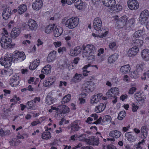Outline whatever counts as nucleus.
Listing matches in <instances>:
<instances>
[{"mask_svg":"<svg viewBox=\"0 0 149 149\" xmlns=\"http://www.w3.org/2000/svg\"><path fill=\"white\" fill-rule=\"evenodd\" d=\"M9 56L8 54H6L4 57H1L0 59V63L5 68L9 67L11 65L12 61L15 63V60L22 61L26 58V56L24 52H19L18 51H15L11 57Z\"/></svg>","mask_w":149,"mask_h":149,"instance_id":"f257e3e1","label":"nucleus"},{"mask_svg":"<svg viewBox=\"0 0 149 149\" xmlns=\"http://www.w3.org/2000/svg\"><path fill=\"white\" fill-rule=\"evenodd\" d=\"M144 32L143 30H140L136 32L132 36L131 41L132 43L137 47H141L143 42L142 40L140 39L139 38L144 34Z\"/></svg>","mask_w":149,"mask_h":149,"instance_id":"f03ea898","label":"nucleus"},{"mask_svg":"<svg viewBox=\"0 0 149 149\" xmlns=\"http://www.w3.org/2000/svg\"><path fill=\"white\" fill-rule=\"evenodd\" d=\"M102 23L101 19L99 17H96L94 20L93 24L94 29L98 31V32L100 33H101L100 37L103 38L107 35L108 32L107 31H106L104 32L103 31L101 32L102 31V30H101Z\"/></svg>","mask_w":149,"mask_h":149,"instance_id":"7ed1b4c3","label":"nucleus"},{"mask_svg":"<svg viewBox=\"0 0 149 149\" xmlns=\"http://www.w3.org/2000/svg\"><path fill=\"white\" fill-rule=\"evenodd\" d=\"M11 40L8 36H3L1 39L0 43L1 46L4 49L10 48L14 47L15 44L11 42Z\"/></svg>","mask_w":149,"mask_h":149,"instance_id":"20e7f679","label":"nucleus"},{"mask_svg":"<svg viewBox=\"0 0 149 149\" xmlns=\"http://www.w3.org/2000/svg\"><path fill=\"white\" fill-rule=\"evenodd\" d=\"M79 23V19L77 17H72L66 20V26L69 29H72L76 27Z\"/></svg>","mask_w":149,"mask_h":149,"instance_id":"39448f33","label":"nucleus"},{"mask_svg":"<svg viewBox=\"0 0 149 149\" xmlns=\"http://www.w3.org/2000/svg\"><path fill=\"white\" fill-rule=\"evenodd\" d=\"M83 56H88L91 53H94L95 51V48L93 45H88L86 46L83 45L82 46Z\"/></svg>","mask_w":149,"mask_h":149,"instance_id":"423d86ee","label":"nucleus"},{"mask_svg":"<svg viewBox=\"0 0 149 149\" xmlns=\"http://www.w3.org/2000/svg\"><path fill=\"white\" fill-rule=\"evenodd\" d=\"M127 20V18L126 16L121 17L117 19L115 26L120 28H123L126 24Z\"/></svg>","mask_w":149,"mask_h":149,"instance_id":"0eeeda50","label":"nucleus"},{"mask_svg":"<svg viewBox=\"0 0 149 149\" xmlns=\"http://www.w3.org/2000/svg\"><path fill=\"white\" fill-rule=\"evenodd\" d=\"M149 17V11L145 10L141 12L139 17V21L141 24H143L148 19Z\"/></svg>","mask_w":149,"mask_h":149,"instance_id":"6e6552de","label":"nucleus"},{"mask_svg":"<svg viewBox=\"0 0 149 149\" xmlns=\"http://www.w3.org/2000/svg\"><path fill=\"white\" fill-rule=\"evenodd\" d=\"M85 141L89 145L97 146L99 143V139L98 138H95L93 136L89 137L85 139Z\"/></svg>","mask_w":149,"mask_h":149,"instance_id":"1a4fd4ad","label":"nucleus"},{"mask_svg":"<svg viewBox=\"0 0 149 149\" xmlns=\"http://www.w3.org/2000/svg\"><path fill=\"white\" fill-rule=\"evenodd\" d=\"M128 6L131 10H136L139 7V3L136 0H128Z\"/></svg>","mask_w":149,"mask_h":149,"instance_id":"9d476101","label":"nucleus"},{"mask_svg":"<svg viewBox=\"0 0 149 149\" xmlns=\"http://www.w3.org/2000/svg\"><path fill=\"white\" fill-rule=\"evenodd\" d=\"M20 81V79L19 76L15 75L10 79V84L11 86L15 87L19 84Z\"/></svg>","mask_w":149,"mask_h":149,"instance_id":"9b49d317","label":"nucleus"},{"mask_svg":"<svg viewBox=\"0 0 149 149\" xmlns=\"http://www.w3.org/2000/svg\"><path fill=\"white\" fill-rule=\"evenodd\" d=\"M27 24L29 27V31L35 30L38 27L36 22L32 19H30L29 20Z\"/></svg>","mask_w":149,"mask_h":149,"instance_id":"f8f14e48","label":"nucleus"},{"mask_svg":"<svg viewBox=\"0 0 149 149\" xmlns=\"http://www.w3.org/2000/svg\"><path fill=\"white\" fill-rule=\"evenodd\" d=\"M139 49L136 46H134L130 49L128 51L127 54L129 56L134 57L138 53Z\"/></svg>","mask_w":149,"mask_h":149,"instance_id":"ddd939ff","label":"nucleus"},{"mask_svg":"<svg viewBox=\"0 0 149 149\" xmlns=\"http://www.w3.org/2000/svg\"><path fill=\"white\" fill-rule=\"evenodd\" d=\"M74 5L79 10H83L85 7V4L81 0H76L74 1Z\"/></svg>","mask_w":149,"mask_h":149,"instance_id":"4468645a","label":"nucleus"},{"mask_svg":"<svg viewBox=\"0 0 149 149\" xmlns=\"http://www.w3.org/2000/svg\"><path fill=\"white\" fill-rule=\"evenodd\" d=\"M21 31V29L20 28H13L11 32V37L13 39L15 38L19 35Z\"/></svg>","mask_w":149,"mask_h":149,"instance_id":"2eb2a0df","label":"nucleus"},{"mask_svg":"<svg viewBox=\"0 0 149 149\" xmlns=\"http://www.w3.org/2000/svg\"><path fill=\"white\" fill-rule=\"evenodd\" d=\"M134 97L138 101L141 102L142 103H143L144 100L146 99V96L143 93L140 92L137 93L134 95Z\"/></svg>","mask_w":149,"mask_h":149,"instance_id":"dca6fc26","label":"nucleus"},{"mask_svg":"<svg viewBox=\"0 0 149 149\" xmlns=\"http://www.w3.org/2000/svg\"><path fill=\"white\" fill-rule=\"evenodd\" d=\"M43 3L42 0H36L32 4L33 8L36 10H40L42 6Z\"/></svg>","mask_w":149,"mask_h":149,"instance_id":"f3484780","label":"nucleus"},{"mask_svg":"<svg viewBox=\"0 0 149 149\" xmlns=\"http://www.w3.org/2000/svg\"><path fill=\"white\" fill-rule=\"evenodd\" d=\"M11 10L9 8H6L3 10L2 13L3 18L5 20L7 19L12 14Z\"/></svg>","mask_w":149,"mask_h":149,"instance_id":"a211bd4d","label":"nucleus"},{"mask_svg":"<svg viewBox=\"0 0 149 149\" xmlns=\"http://www.w3.org/2000/svg\"><path fill=\"white\" fill-rule=\"evenodd\" d=\"M81 47L80 46H77L73 49L70 50V55L72 56H76L79 54L81 52Z\"/></svg>","mask_w":149,"mask_h":149,"instance_id":"6ab92c4d","label":"nucleus"},{"mask_svg":"<svg viewBox=\"0 0 149 149\" xmlns=\"http://www.w3.org/2000/svg\"><path fill=\"white\" fill-rule=\"evenodd\" d=\"M56 52L54 50L52 51L49 53L47 58L48 62H52L55 60L56 57Z\"/></svg>","mask_w":149,"mask_h":149,"instance_id":"aec40b11","label":"nucleus"},{"mask_svg":"<svg viewBox=\"0 0 149 149\" xmlns=\"http://www.w3.org/2000/svg\"><path fill=\"white\" fill-rule=\"evenodd\" d=\"M102 1L104 5L110 7L111 9L116 4L115 0H102Z\"/></svg>","mask_w":149,"mask_h":149,"instance_id":"412c9836","label":"nucleus"},{"mask_svg":"<svg viewBox=\"0 0 149 149\" xmlns=\"http://www.w3.org/2000/svg\"><path fill=\"white\" fill-rule=\"evenodd\" d=\"M141 56L143 59L145 61L149 60V50L145 49L142 51Z\"/></svg>","mask_w":149,"mask_h":149,"instance_id":"4be33fe9","label":"nucleus"},{"mask_svg":"<svg viewBox=\"0 0 149 149\" xmlns=\"http://www.w3.org/2000/svg\"><path fill=\"white\" fill-rule=\"evenodd\" d=\"M118 55L117 53L110 56L108 58V62L109 63H113L118 59Z\"/></svg>","mask_w":149,"mask_h":149,"instance_id":"5701e85b","label":"nucleus"},{"mask_svg":"<svg viewBox=\"0 0 149 149\" xmlns=\"http://www.w3.org/2000/svg\"><path fill=\"white\" fill-rule=\"evenodd\" d=\"M109 135L111 137L118 138L120 137L121 133L117 130H112L110 132Z\"/></svg>","mask_w":149,"mask_h":149,"instance_id":"b1692460","label":"nucleus"},{"mask_svg":"<svg viewBox=\"0 0 149 149\" xmlns=\"http://www.w3.org/2000/svg\"><path fill=\"white\" fill-rule=\"evenodd\" d=\"M131 132H126L125 134V137L128 141L134 142L136 140V137L133 135V134H131Z\"/></svg>","mask_w":149,"mask_h":149,"instance_id":"393cba45","label":"nucleus"},{"mask_svg":"<svg viewBox=\"0 0 149 149\" xmlns=\"http://www.w3.org/2000/svg\"><path fill=\"white\" fill-rule=\"evenodd\" d=\"M106 105L102 103H100L95 109V111L96 113H100L105 109Z\"/></svg>","mask_w":149,"mask_h":149,"instance_id":"a878e982","label":"nucleus"},{"mask_svg":"<svg viewBox=\"0 0 149 149\" xmlns=\"http://www.w3.org/2000/svg\"><path fill=\"white\" fill-rule=\"evenodd\" d=\"M52 67L49 65H47L42 69L41 72L42 73L46 74H48L51 72Z\"/></svg>","mask_w":149,"mask_h":149,"instance_id":"bb28decb","label":"nucleus"},{"mask_svg":"<svg viewBox=\"0 0 149 149\" xmlns=\"http://www.w3.org/2000/svg\"><path fill=\"white\" fill-rule=\"evenodd\" d=\"M55 29L54 31V35L55 37H58L61 35L63 33L62 29L61 28H56L55 26Z\"/></svg>","mask_w":149,"mask_h":149,"instance_id":"cd10ccee","label":"nucleus"},{"mask_svg":"<svg viewBox=\"0 0 149 149\" xmlns=\"http://www.w3.org/2000/svg\"><path fill=\"white\" fill-rule=\"evenodd\" d=\"M82 78V75L81 74H78L76 73L74 77L71 80L72 83H76L80 81Z\"/></svg>","mask_w":149,"mask_h":149,"instance_id":"c85d7f7f","label":"nucleus"},{"mask_svg":"<svg viewBox=\"0 0 149 149\" xmlns=\"http://www.w3.org/2000/svg\"><path fill=\"white\" fill-rule=\"evenodd\" d=\"M27 9V7L26 5L22 4L18 7L17 11L20 14H22Z\"/></svg>","mask_w":149,"mask_h":149,"instance_id":"c756f323","label":"nucleus"},{"mask_svg":"<svg viewBox=\"0 0 149 149\" xmlns=\"http://www.w3.org/2000/svg\"><path fill=\"white\" fill-rule=\"evenodd\" d=\"M55 27V24H54L48 25L45 28V31L46 33H50L53 31Z\"/></svg>","mask_w":149,"mask_h":149,"instance_id":"7c9ffc66","label":"nucleus"},{"mask_svg":"<svg viewBox=\"0 0 149 149\" xmlns=\"http://www.w3.org/2000/svg\"><path fill=\"white\" fill-rule=\"evenodd\" d=\"M60 107V110L61 111V114L68 113L70 111V109L67 106L64 105H62L59 106Z\"/></svg>","mask_w":149,"mask_h":149,"instance_id":"2f4dec72","label":"nucleus"},{"mask_svg":"<svg viewBox=\"0 0 149 149\" xmlns=\"http://www.w3.org/2000/svg\"><path fill=\"white\" fill-rule=\"evenodd\" d=\"M77 123V121H74L72 124L71 126V129L73 131H78L80 127L79 126Z\"/></svg>","mask_w":149,"mask_h":149,"instance_id":"473e14b6","label":"nucleus"},{"mask_svg":"<svg viewBox=\"0 0 149 149\" xmlns=\"http://www.w3.org/2000/svg\"><path fill=\"white\" fill-rule=\"evenodd\" d=\"M129 68L130 66L129 64L125 65L121 67L120 71L123 73L126 74L129 71Z\"/></svg>","mask_w":149,"mask_h":149,"instance_id":"72a5a7b5","label":"nucleus"},{"mask_svg":"<svg viewBox=\"0 0 149 149\" xmlns=\"http://www.w3.org/2000/svg\"><path fill=\"white\" fill-rule=\"evenodd\" d=\"M33 101L32 100L27 102V108L32 109H35V104Z\"/></svg>","mask_w":149,"mask_h":149,"instance_id":"f704fd0d","label":"nucleus"},{"mask_svg":"<svg viewBox=\"0 0 149 149\" xmlns=\"http://www.w3.org/2000/svg\"><path fill=\"white\" fill-rule=\"evenodd\" d=\"M143 65L144 64L142 63L140 64L137 65L136 66V69L135 70L140 75L141 74L143 71Z\"/></svg>","mask_w":149,"mask_h":149,"instance_id":"c9c22d12","label":"nucleus"},{"mask_svg":"<svg viewBox=\"0 0 149 149\" xmlns=\"http://www.w3.org/2000/svg\"><path fill=\"white\" fill-rule=\"evenodd\" d=\"M71 98L70 94H68L66 95L63 98L62 100V103L64 104L68 102Z\"/></svg>","mask_w":149,"mask_h":149,"instance_id":"e433bc0d","label":"nucleus"},{"mask_svg":"<svg viewBox=\"0 0 149 149\" xmlns=\"http://www.w3.org/2000/svg\"><path fill=\"white\" fill-rule=\"evenodd\" d=\"M54 99L51 96L47 95L46 97V102L47 104H51L53 103Z\"/></svg>","mask_w":149,"mask_h":149,"instance_id":"4c0bfd02","label":"nucleus"},{"mask_svg":"<svg viewBox=\"0 0 149 149\" xmlns=\"http://www.w3.org/2000/svg\"><path fill=\"white\" fill-rule=\"evenodd\" d=\"M51 137L50 133L49 132H44L42 134V138L43 139H47Z\"/></svg>","mask_w":149,"mask_h":149,"instance_id":"58836bf2","label":"nucleus"},{"mask_svg":"<svg viewBox=\"0 0 149 149\" xmlns=\"http://www.w3.org/2000/svg\"><path fill=\"white\" fill-rule=\"evenodd\" d=\"M126 115V113L125 111H120L118 114V119L120 120L123 119Z\"/></svg>","mask_w":149,"mask_h":149,"instance_id":"ea45409f","label":"nucleus"},{"mask_svg":"<svg viewBox=\"0 0 149 149\" xmlns=\"http://www.w3.org/2000/svg\"><path fill=\"white\" fill-rule=\"evenodd\" d=\"M140 75L135 70L131 72L130 76L132 78L136 79L139 77Z\"/></svg>","mask_w":149,"mask_h":149,"instance_id":"a19ab883","label":"nucleus"},{"mask_svg":"<svg viewBox=\"0 0 149 149\" xmlns=\"http://www.w3.org/2000/svg\"><path fill=\"white\" fill-rule=\"evenodd\" d=\"M39 65L38 63H36V62L33 61L31 64L29 66V69L31 70H33L36 69Z\"/></svg>","mask_w":149,"mask_h":149,"instance_id":"79ce46f5","label":"nucleus"},{"mask_svg":"<svg viewBox=\"0 0 149 149\" xmlns=\"http://www.w3.org/2000/svg\"><path fill=\"white\" fill-rule=\"evenodd\" d=\"M90 64H88L85 65L82 68L83 69H85L83 71V74L84 76H87V73H89L90 72V71H88L87 70H86L90 66Z\"/></svg>","mask_w":149,"mask_h":149,"instance_id":"37998d69","label":"nucleus"},{"mask_svg":"<svg viewBox=\"0 0 149 149\" xmlns=\"http://www.w3.org/2000/svg\"><path fill=\"white\" fill-rule=\"evenodd\" d=\"M110 90L111 92V93L114 95H118L119 93L118 89L116 87L111 88Z\"/></svg>","mask_w":149,"mask_h":149,"instance_id":"c03bdc74","label":"nucleus"},{"mask_svg":"<svg viewBox=\"0 0 149 149\" xmlns=\"http://www.w3.org/2000/svg\"><path fill=\"white\" fill-rule=\"evenodd\" d=\"M122 6L120 4L118 5L115 4L112 8L113 10L116 11V12H118L122 9Z\"/></svg>","mask_w":149,"mask_h":149,"instance_id":"a18cd8bd","label":"nucleus"},{"mask_svg":"<svg viewBox=\"0 0 149 149\" xmlns=\"http://www.w3.org/2000/svg\"><path fill=\"white\" fill-rule=\"evenodd\" d=\"M91 103H97L99 101V99L97 98L96 95H94L91 97Z\"/></svg>","mask_w":149,"mask_h":149,"instance_id":"49530a36","label":"nucleus"},{"mask_svg":"<svg viewBox=\"0 0 149 149\" xmlns=\"http://www.w3.org/2000/svg\"><path fill=\"white\" fill-rule=\"evenodd\" d=\"M111 117L109 115H106L103 117L102 120V122H105L106 121H111Z\"/></svg>","mask_w":149,"mask_h":149,"instance_id":"de8ad7c7","label":"nucleus"},{"mask_svg":"<svg viewBox=\"0 0 149 149\" xmlns=\"http://www.w3.org/2000/svg\"><path fill=\"white\" fill-rule=\"evenodd\" d=\"M109 47L113 50H115L116 48V44L115 42H113L109 44Z\"/></svg>","mask_w":149,"mask_h":149,"instance_id":"09e8293b","label":"nucleus"},{"mask_svg":"<svg viewBox=\"0 0 149 149\" xmlns=\"http://www.w3.org/2000/svg\"><path fill=\"white\" fill-rule=\"evenodd\" d=\"M132 110L134 112H136L137 111V110L139 108V107L135 104L134 103H133L132 104Z\"/></svg>","mask_w":149,"mask_h":149,"instance_id":"8fccbe9b","label":"nucleus"},{"mask_svg":"<svg viewBox=\"0 0 149 149\" xmlns=\"http://www.w3.org/2000/svg\"><path fill=\"white\" fill-rule=\"evenodd\" d=\"M66 49L65 47H60L58 49V52L59 53H61L63 54V52L66 51Z\"/></svg>","mask_w":149,"mask_h":149,"instance_id":"3c124183","label":"nucleus"},{"mask_svg":"<svg viewBox=\"0 0 149 149\" xmlns=\"http://www.w3.org/2000/svg\"><path fill=\"white\" fill-rule=\"evenodd\" d=\"M141 131L142 133L141 138L143 139L146 138L147 136V130L146 131L141 130Z\"/></svg>","mask_w":149,"mask_h":149,"instance_id":"603ef678","label":"nucleus"},{"mask_svg":"<svg viewBox=\"0 0 149 149\" xmlns=\"http://www.w3.org/2000/svg\"><path fill=\"white\" fill-rule=\"evenodd\" d=\"M43 84V85L45 87L49 86L51 85L48 79L45 80Z\"/></svg>","mask_w":149,"mask_h":149,"instance_id":"864d4df0","label":"nucleus"},{"mask_svg":"<svg viewBox=\"0 0 149 149\" xmlns=\"http://www.w3.org/2000/svg\"><path fill=\"white\" fill-rule=\"evenodd\" d=\"M67 66L68 67V69L69 70H70L74 68L75 67V66L73 63H71L70 64H67Z\"/></svg>","mask_w":149,"mask_h":149,"instance_id":"5fc2aeb1","label":"nucleus"},{"mask_svg":"<svg viewBox=\"0 0 149 149\" xmlns=\"http://www.w3.org/2000/svg\"><path fill=\"white\" fill-rule=\"evenodd\" d=\"M136 89V88L135 87H132L129 90V93L130 94H133L134 92L135 91Z\"/></svg>","mask_w":149,"mask_h":149,"instance_id":"6e6d98bb","label":"nucleus"},{"mask_svg":"<svg viewBox=\"0 0 149 149\" xmlns=\"http://www.w3.org/2000/svg\"><path fill=\"white\" fill-rule=\"evenodd\" d=\"M11 111V110L10 108H8L6 109L4 111L5 113L7 116H10L11 113L10 112Z\"/></svg>","mask_w":149,"mask_h":149,"instance_id":"4d7b16f0","label":"nucleus"},{"mask_svg":"<svg viewBox=\"0 0 149 149\" xmlns=\"http://www.w3.org/2000/svg\"><path fill=\"white\" fill-rule=\"evenodd\" d=\"M111 92L110 91V90H109L108 92L107 93L106 95L107 96L108 98H110L111 99H112L113 96H115L114 95H112L111 94Z\"/></svg>","mask_w":149,"mask_h":149,"instance_id":"13d9d810","label":"nucleus"},{"mask_svg":"<svg viewBox=\"0 0 149 149\" xmlns=\"http://www.w3.org/2000/svg\"><path fill=\"white\" fill-rule=\"evenodd\" d=\"M135 22L134 19L133 18H131L129 19L128 21L129 24V26H131Z\"/></svg>","mask_w":149,"mask_h":149,"instance_id":"bf43d9fd","label":"nucleus"},{"mask_svg":"<svg viewBox=\"0 0 149 149\" xmlns=\"http://www.w3.org/2000/svg\"><path fill=\"white\" fill-rule=\"evenodd\" d=\"M94 53H91L90 55L86 57H88L89 60H94L95 59V56L93 54Z\"/></svg>","mask_w":149,"mask_h":149,"instance_id":"052dcab7","label":"nucleus"},{"mask_svg":"<svg viewBox=\"0 0 149 149\" xmlns=\"http://www.w3.org/2000/svg\"><path fill=\"white\" fill-rule=\"evenodd\" d=\"M54 45L56 48L60 47L61 45V42L58 41L57 42H54Z\"/></svg>","mask_w":149,"mask_h":149,"instance_id":"680f3d73","label":"nucleus"},{"mask_svg":"<svg viewBox=\"0 0 149 149\" xmlns=\"http://www.w3.org/2000/svg\"><path fill=\"white\" fill-rule=\"evenodd\" d=\"M48 80L49 81V82H50V84L52 85L54 82V81H55V78L54 77H50L48 79Z\"/></svg>","mask_w":149,"mask_h":149,"instance_id":"e2e57ef3","label":"nucleus"},{"mask_svg":"<svg viewBox=\"0 0 149 149\" xmlns=\"http://www.w3.org/2000/svg\"><path fill=\"white\" fill-rule=\"evenodd\" d=\"M79 60V58L78 57L76 58H74L73 62L72 63H73L75 66H76V64L78 63V62Z\"/></svg>","mask_w":149,"mask_h":149,"instance_id":"0e129e2a","label":"nucleus"},{"mask_svg":"<svg viewBox=\"0 0 149 149\" xmlns=\"http://www.w3.org/2000/svg\"><path fill=\"white\" fill-rule=\"evenodd\" d=\"M14 22L13 21H11L8 24V26L9 28H11L14 26Z\"/></svg>","mask_w":149,"mask_h":149,"instance_id":"69168bd1","label":"nucleus"},{"mask_svg":"<svg viewBox=\"0 0 149 149\" xmlns=\"http://www.w3.org/2000/svg\"><path fill=\"white\" fill-rule=\"evenodd\" d=\"M127 98V95H122L120 97V99L122 100V101L124 100L125 99Z\"/></svg>","mask_w":149,"mask_h":149,"instance_id":"338daca9","label":"nucleus"},{"mask_svg":"<svg viewBox=\"0 0 149 149\" xmlns=\"http://www.w3.org/2000/svg\"><path fill=\"white\" fill-rule=\"evenodd\" d=\"M107 149H116L115 146L112 145H110L107 146Z\"/></svg>","mask_w":149,"mask_h":149,"instance_id":"774afa93","label":"nucleus"}]
</instances>
